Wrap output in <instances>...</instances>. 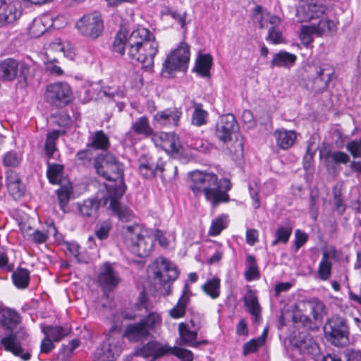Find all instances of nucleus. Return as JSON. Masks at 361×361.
<instances>
[{
    "label": "nucleus",
    "mask_w": 361,
    "mask_h": 361,
    "mask_svg": "<svg viewBox=\"0 0 361 361\" xmlns=\"http://www.w3.org/2000/svg\"><path fill=\"white\" fill-rule=\"evenodd\" d=\"M113 50L124 55L133 62L149 68L154 65V58L158 52V43L150 31L145 27L133 30L128 37L119 31L113 42Z\"/></svg>",
    "instance_id": "obj_1"
},
{
    "label": "nucleus",
    "mask_w": 361,
    "mask_h": 361,
    "mask_svg": "<svg viewBox=\"0 0 361 361\" xmlns=\"http://www.w3.org/2000/svg\"><path fill=\"white\" fill-rule=\"evenodd\" d=\"M189 188L195 197L204 195L212 207L215 208L222 203L230 201L228 192L232 184L227 178L219 180L217 175L212 172L195 170L188 173Z\"/></svg>",
    "instance_id": "obj_2"
},
{
    "label": "nucleus",
    "mask_w": 361,
    "mask_h": 361,
    "mask_svg": "<svg viewBox=\"0 0 361 361\" xmlns=\"http://www.w3.org/2000/svg\"><path fill=\"white\" fill-rule=\"evenodd\" d=\"M214 134L216 138L223 143L232 140L235 135V140L230 148V152L238 156L243 154V137L238 133V125L235 116L231 114L223 115L215 125Z\"/></svg>",
    "instance_id": "obj_3"
},
{
    "label": "nucleus",
    "mask_w": 361,
    "mask_h": 361,
    "mask_svg": "<svg viewBox=\"0 0 361 361\" xmlns=\"http://www.w3.org/2000/svg\"><path fill=\"white\" fill-rule=\"evenodd\" d=\"M142 228L137 224L122 227L123 242L126 247L139 257H147L153 249L154 240L150 236L143 235Z\"/></svg>",
    "instance_id": "obj_4"
},
{
    "label": "nucleus",
    "mask_w": 361,
    "mask_h": 361,
    "mask_svg": "<svg viewBox=\"0 0 361 361\" xmlns=\"http://www.w3.org/2000/svg\"><path fill=\"white\" fill-rule=\"evenodd\" d=\"M123 350L121 328L114 324L109 329L106 341L97 349L94 354L95 361H115Z\"/></svg>",
    "instance_id": "obj_5"
},
{
    "label": "nucleus",
    "mask_w": 361,
    "mask_h": 361,
    "mask_svg": "<svg viewBox=\"0 0 361 361\" xmlns=\"http://www.w3.org/2000/svg\"><path fill=\"white\" fill-rule=\"evenodd\" d=\"M161 319L155 312L149 313L140 322L128 324L122 332V338H126L131 342H139L147 339L152 331L161 325Z\"/></svg>",
    "instance_id": "obj_6"
},
{
    "label": "nucleus",
    "mask_w": 361,
    "mask_h": 361,
    "mask_svg": "<svg viewBox=\"0 0 361 361\" xmlns=\"http://www.w3.org/2000/svg\"><path fill=\"white\" fill-rule=\"evenodd\" d=\"M96 173L106 180L116 181L121 178L123 180V164L112 153L102 152L97 154L93 162Z\"/></svg>",
    "instance_id": "obj_7"
},
{
    "label": "nucleus",
    "mask_w": 361,
    "mask_h": 361,
    "mask_svg": "<svg viewBox=\"0 0 361 361\" xmlns=\"http://www.w3.org/2000/svg\"><path fill=\"white\" fill-rule=\"evenodd\" d=\"M326 340L336 347H345L349 343L350 327L346 318L334 315L324 326Z\"/></svg>",
    "instance_id": "obj_8"
},
{
    "label": "nucleus",
    "mask_w": 361,
    "mask_h": 361,
    "mask_svg": "<svg viewBox=\"0 0 361 361\" xmlns=\"http://www.w3.org/2000/svg\"><path fill=\"white\" fill-rule=\"evenodd\" d=\"M106 188L104 203H109V208L121 221L124 222L130 221L133 216V212L127 207L121 205L119 201L126 190L124 182L121 180L118 184L106 185Z\"/></svg>",
    "instance_id": "obj_9"
},
{
    "label": "nucleus",
    "mask_w": 361,
    "mask_h": 361,
    "mask_svg": "<svg viewBox=\"0 0 361 361\" xmlns=\"http://www.w3.org/2000/svg\"><path fill=\"white\" fill-rule=\"evenodd\" d=\"M30 70L29 63L13 58H7L0 63V77L3 81L11 82L18 79L27 83Z\"/></svg>",
    "instance_id": "obj_10"
},
{
    "label": "nucleus",
    "mask_w": 361,
    "mask_h": 361,
    "mask_svg": "<svg viewBox=\"0 0 361 361\" xmlns=\"http://www.w3.org/2000/svg\"><path fill=\"white\" fill-rule=\"evenodd\" d=\"M44 99L51 106L64 107L73 99V92L70 85L66 82H55L46 87Z\"/></svg>",
    "instance_id": "obj_11"
},
{
    "label": "nucleus",
    "mask_w": 361,
    "mask_h": 361,
    "mask_svg": "<svg viewBox=\"0 0 361 361\" xmlns=\"http://www.w3.org/2000/svg\"><path fill=\"white\" fill-rule=\"evenodd\" d=\"M138 173L144 179L152 180L157 176L164 179L166 162L162 158L155 159L152 156L142 154L138 159Z\"/></svg>",
    "instance_id": "obj_12"
},
{
    "label": "nucleus",
    "mask_w": 361,
    "mask_h": 361,
    "mask_svg": "<svg viewBox=\"0 0 361 361\" xmlns=\"http://www.w3.org/2000/svg\"><path fill=\"white\" fill-rule=\"evenodd\" d=\"M79 32L92 39L100 36L104 30V21L99 13H90L81 17L75 24Z\"/></svg>",
    "instance_id": "obj_13"
},
{
    "label": "nucleus",
    "mask_w": 361,
    "mask_h": 361,
    "mask_svg": "<svg viewBox=\"0 0 361 361\" xmlns=\"http://www.w3.org/2000/svg\"><path fill=\"white\" fill-rule=\"evenodd\" d=\"M189 60L190 47L186 43L181 42L179 47L167 56L163 64V69L169 73L175 71H185Z\"/></svg>",
    "instance_id": "obj_14"
},
{
    "label": "nucleus",
    "mask_w": 361,
    "mask_h": 361,
    "mask_svg": "<svg viewBox=\"0 0 361 361\" xmlns=\"http://www.w3.org/2000/svg\"><path fill=\"white\" fill-rule=\"evenodd\" d=\"M308 68L309 80L314 82L315 89L319 90L326 89L334 76V68L329 63L313 64Z\"/></svg>",
    "instance_id": "obj_15"
},
{
    "label": "nucleus",
    "mask_w": 361,
    "mask_h": 361,
    "mask_svg": "<svg viewBox=\"0 0 361 361\" xmlns=\"http://www.w3.org/2000/svg\"><path fill=\"white\" fill-rule=\"evenodd\" d=\"M155 264L157 267L154 271V278L161 283L166 284L170 281H175L178 277L179 271L177 267L166 258H157Z\"/></svg>",
    "instance_id": "obj_16"
},
{
    "label": "nucleus",
    "mask_w": 361,
    "mask_h": 361,
    "mask_svg": "<svg viewBox=\"0 0 361 361\" xmlns=\"http://www.w3.org/2000/svg\"><path fill=\"white\" fill-rule=\"evenodd\" d=\"M326 10V7L323 1L317 2L312 0L310 3L300 6L297 9L296 15L301 21H310L321 17Z\"/></svg>",
    "instance_id": "obj_17"
},
{
    "label": "nucleus",
    "mask_w": 361,
    "mask_h": 361,
    "mask_svg": "<svg viewBox=\"0 0 361 361\" xmlns=\"http://www.w3.org/2000/svg\"><path fill=\"white\" fill-rule=\"evenodd\" d=\"M0 343L5 350L12 353L16 356L20 357L24 361L29 360L31 357L30 353H23L22 341L18 333H11L2 338Z\"/></svg>",
    "instance_id": "obj_18"
},
{
    "label": "nucleus",
    "mask_w": 361,
    "mask_h": 361,
    "mask_svg": "<svg viewBox=\"0 0 361 361\" xmlns=\"http://www.w3.org/2000/svg\"><path fill=\"white\" fill-rule=\"evenodd\" d=\"M182 111L176 107H171L158 111L153 116L154 121L159 126L167 128H176L178 126Z\"/></svg>",
    "instance_id": "obj_19"
},
{
    "label": "nucleus",
    "mask_w": 361,
    "mask_h": 361,
    "mask_svg": "<svg viewBox=\"0 0 361 361\" xmlns=\"http://www.w3.org/2000/svg\"><path fill=\"white\" fill-rule=\"evenodd\" d=\"M295 347L304 356H310L315 360L319 355L318 345L309 334H300L295 343Z\"/></svg>",
    "instance_id": "obj_20"
},
{
    "label": "nucleus",
    "mask_w": 361,
    "mask_h": 361,
    "mask_svg": "<svg viewBox=\"0 0 361 361\" xmlns=\"http://www.w3.org/2000/svg\"><path fill=\"white\" fill-rule=\"evenodd\" d=\"M22 14L20 6L12 2L0 0V25L14 23Z\"/></svg>",
    "instance_id": "obj_21"
},
{
    "label": "nucleus",
    "mask_w": 361,
    "mask_h": 361,
    "mask_svg": "<svg viewBox=\"0 0 361 361\" xmlns=\"http://www.w3.org/2000/svg\"><path fill=\"white\" fill-rule=\"evenodd\" d=\"M120 277L109 263H105L98 276V281L103 288L111 290L120 283Z\"/></svg>",
    "instance_id": "obj_22"
},
{
    "label": "nucleus",
    "mask_w": 361,
    "mask_h": 361,
    "mask_svg": "<svg viewBox=\"0 0 361 361\" xmlns=\"http://www.w3.org/2000/svg\"><path fill=\"white\" fill-rule=\"evenodd\" d=\"M59 51L60 54L65 55L64 47L60 43H54L51 44V47L45 54L47 61H44L46 70L51 74L54 75H61L63 73L61 67L58 66L56 63H58V60L56 58L51 57L52 51Z\"/></svg>",
    "instance_id": "obj_23"
},
{
    "label": "nucleus",
    "mask_w": 361,
    "mask_h": 361,
    "mask_svg": "<svg viewBox=\"0 0 361 361\" xmlns=\"http://www.w3.org/2000/svg\"><path fill=\"white\" fill-rule=\"evenodd\" d=\"M336 251L334 248L325 250L322 252V257L318 267V276L322 281L328 280L331 274V259L336 257Z\"/></svg>",
    "instance_id": "obj_24"
},
{
    "label": "nucleus",
    "mask_w": 361,
    "mask_h": 361,
    "mask_svg": "<svg viewBox=\"0 0 361 361\" xmlns=\"http://www.w3.org/2000/svg\"><path fill=\"white\" fill-rule=\"evenodd\" d=\"M320 155L324 159L325 165L328 169H334L335 166L346 164L350 161V156L341 151L327 150L325 153L320 152Z\"/></svg>",
    "instance_id": "obj_25"
},
{
    "label": "nucleus",
    "mask_w": 361,
    "mask_h": 361,
    "mask_svg": "<svg viewBox=\"0 0 361 361\" xmlns=\"http://www.w3.org/2000/svg\"><path fill=\"white\" fill-rule=\"evenodd\" d=\"M276 145L282 149L286 150L290 148L295 143L297 135L293 130L286 129L276 130L274 133Z\"/></svg>",
    "instance_id": "obj_26"
},
{
    "label": "nucleus",
    "mask_w": 361,
    "mask_h": 361,
    "mask_svg": "<svg viewBox=\"0 0 361 361\" xmlns=\"http://www.w3.org/2000/svg\"><path fill=\"white\" fill-rule=\"evenodd\" d=\"M296 60V55L286 51H280L274 54L270 64L272 68L279 67L290 68L295 65Z\"/></svg>",
    "instance_id": "obj_27"
},
{
    "label": "nucleus",
    "mask_w": 361,
    "mask_h": 361,
    "mask_svg": "<svg viewBox=\"0 0 361 361\" xmlns=\"http://www.w3.org/2000/svg\"><path fill=\"white\" fill-rule=\"evenodd\" d=\"M171 347L168 345H162L157 341H150L142 347V352L145 356L152 357L154 359L159 358L169 354Z\"/></svg>",
    "instance_id": "obj_28"
},
{
    "label": "nucleus",
    "mask_w": 361,
    "mask_h": 361,
    "mask_svg": "<svg viewBox=\"0 0 361 361\" xmlns=\"http://www.w3.org/2000/svg\"><path fill=\"white\" fill-rule=\"evenodd\" d=\"M130 130L137 135L148 137L154 135V130L146 116H141L132 123Z\"/></svg>",
    "instance_id": "obj_29"
},
{
    "label": "nucleus",
    "mask_w": 361,
    "mask_h": 361,
    "mask_svg": "<svg viewBox=\"0 0 361 361\" xmlns=\"http://www.w3.org/2000/svg\"><path fill=\"white\" fill-rule=\"evenodd\" d=\"M305 310L310 311L315 321L322 320L325 312V305L317 298H312L302 302Z\"/></svg>",
    "instance_id": "obj_30"
},
{
    "label": "nucleus",
    "mask_w": 361,
    "mask_h": 361,
    "mask_svg": "<svg viewBox=\"0 0 361 361\" xmlns=\"http://www.w3.org/2000/svg\"><path fill=\"white\" fill-rule=\"evenodd\" d=\"M197 331L192 329L188 324L181 322L178 325L180 345L192 347L197 338Z\"/></svg>",
    "instance_id": "obj_31"
},
{
    "label": "nucleus",
    "mask_w": 361,
    "mask_h": 361,
    "mask_svg": "<svg viewBox=\"0 0 361 361\" xmlns=\"http://www.w3.org/2000/svg\"><path fill=\"white\" fill-rule=\"evenodd\" d=\"M109 146V138L102 130L95 131L90 136L89 142L87 144V147L102 150H107Z\"/></svg>",
    "instance_id": "obj_32"
},
{
    "label": "nucleus",
    "mask_w": 361,
    "mask_h": 361,
    "mask_svg": "<svg viewBox=\"0 0 361 361\" xmlns=\"http://www.w3.org/2000/svg\"><path fill=\"white\" fill-rule=\"evenodd\" d=\"M190 293L188 284H185L183 290L182 295L180 297L176 305L169 312L171 317L177 319L182 317L185 314V308L190 300Z\"/></svg>",
    "instance_id": "obj_33"
},
{
    "label": "nucleus",
    "mask_w": 361,
    "mask_h": 361,
    "mask_svg": "<svg viewBox=\"0 0 361 361\" xmlns=\"http://www.w3.org/2000/svg\"><path fill=\"white\" fill-rule=\"evenodd\" d=\"M20 322V315L14 310L4 308L0 317V325L6 329H13Z\"/></svg>",
    "instance_id": "obj_34"
},
{
    "label": "nucleus",
    "mask_w": 361,
    "mask_h": 361,
    "mask_svg": "<svg viewBox=\"0 0 361 361\" xmlns=\"http://www.w3.org/2000/svg\"><path fill=\"white\" fill-rule=\"evenodd\" d=\"M43 334L54 342H59L71 333V329L61 326H47L42 329Z\"/></svg>",
    "instance_id": "obj_35"
},
{
    "label": "nucleus",
    "mask_w": 361,
    "mask_h": 361,
    "mask_svg": "<svg viewBox=\"0 0 361 361\" xmlns=\"http://www.w3.org/2000/svg\"><path fill=\"white\" fill-rule=\"evenodd\" d=\"M99 207L100 201L97 198H89L78 204L80 213L85 217L95 216Z\"/></svg>",
    "instance_id": "obj_36"
},
{
    "label": "nucleus",
    "mask_w": 361,
    "mask_h": 361,
    "mask_svg": "<svg viewBox=\"0 0 361 361\" xmlns=\"http://www.w3.org/2000/svg\"><path fill=\"white\" fill-rule=\"evenodd\" d=\"M212 57L209 54L200 55L196 61L194 71L202 77L210 76Z\"/></svg>",
    "instance_id": "obj_37"
},
{
    "label": "nucleus",
    "mask_w": 361,
    "mask_h": 361,
    "mask_svg": "<svg viewBox=\"0 0 361 361\" xmlns=\"http://www.w3.org/2000/svg\"><path fill=\"white\" fill-rule=\"evenodd\" d=\"M30 279V271L25 268L18 267L12 274L13 284L19 289L27 288Z\"/></svg>",
    "instance_id": "obj_38"
},
{
    "label": "nucleus",
    "mask_w": 361,
    "mask_h": 361,
    "mask_svg": "<svg viewBox=\"0 0 361 361\" xmlns=\"http://www.w3.org/2000/svg\"><path fill=\"white\" fill-rule=\"evenodd\" d=\"M246 310L255 317V321L258 322L260 319L261 307L257 298L252 293H248L243 298Z\"/></svg>",
    "instance_id": "obj_39"
},
{
    "label": "nucleus",
    "mask_w": 361,
    "mask_h": 361,
    "mask_svg": "<svg viewBox=\"0 0 361 361\" xmlns=\"http://www.w3.org/2000/svg\"><path fill=\"white\" fill-rule=\"evenodd\" d=\"M202 290L211 298L216 299L220 295V279L213 277L202 286Z\"/></svg>",
    "instance_id": "obj_40"
},
{
    "label": "nucleus",
    "mask_w": 361,
    "mask_h": 361,
    "mask_svg": "<svg viewBox=\"0 0 361 361\" xmlns=\"http://www.w3.org/2000/svg\"><path fill=\"white\" fill-rule=\"evenodd\" d=\"M59 137V131L54 130L47 135L45 143H44V150L46 156L49 159H51L54 157V153L57 150L56 147V142Z\"/></svg>",
    "instance_id": "obj_41"
},
{
    "label": "nucleus",
    "mask_w": 361,
    "mask_h": 361,
    "mask_svg": "<svg viewBox=\"0 0 361 361\" xmlns=\"http://www.w3.org/2000/svg\"><path fill=\"white\" fill-rule=\"evenodd\" d=\"M195 110L192 115V124L200 127L207 123L208 112L202 109V104L195 103L194 105Z\"/></svg>",
    "instance_id": "obj_42"
},
{
    "label": "nucleus",
    "mask_w": 361,
    "mask_h": 361,
    "mask_svg": "<svg viewBox=\"0 0 361 361\" xmlns=\"http://www.w3.org/2000/svg\"><path fill=\"white\" fill-rule=\"evenodd\" d=\"M63 169L61 164H51L48 162L47 176L51 184H61Z\"/></svg>",
    "instance_id": "obj_43"
},
{
    "label": "nucleus",
    "mask_w": 361,
    "mask_h": 361,
    "mask_svg": "<svg viewBox=\"0 0 361 361\" xmlns=\"http://www.w3.org/2000/svg\"><path fill=\"white\" fill-rule=\"evenodd\" d=\"M246 271L245 277L247 281H252L258 279L259 276L256 259L254 256L248 255L245 260Z\"/></svg>",
    "instance_id": "obj_44"
},
{
    "label": "nucleus",
    "mask_w": 361,
    "mask_h": 361,
    "mask_svg": "<svg viewBox=\"0 0 361 361\" xmlns=\"http://www.w3.org/2000/svg\"><path fill=\"white\" fill-rule=\"evenodd\" d=\"M267 331H264L263 334L259 337L251 339L250 341L245 343L243 347V354L244 356L248 354L255 353L258 348L262 346L265 341Z\"/></svg>",
    "instance_id": "obj_45"
},
{
    "label": "nucleus",
    "mask_w": 361,
    "mask_h": 361,
    "mask_svg": "<svg viewBox=\"0 0 361 361\" xmlns=\"http://www.w3.org/2000/svg\"><path fill=\"white\" fill-rule=\"evenodd\" d=\"M72 192V186L70 183L61 186V188L56 190L59 204L63 211H65V208L70 200Z\"/></svg>",
    "instance_id": "obj_46"
},
{
    "label": "nucleus",
    "mask_w": 361,
    "mask_h": 361,
    "mask_svg": "<svg viewBox=\"0 0 361 361\" xmlns=\"http://www.w3.org/2000/svg\"><path fill=\"white\" fill-rule=\"evenodd\" d=\"M161 140H166L163 142V147L169 152L178 153L180 144L175 138L173 135L163 133L160 135Z\"/></svg>",
    "instance_id": "obj_47"
},
{
    "label": "nucleus",
    "mask_w": 361,
    "mask_h": 361,
    "mask_svg": "<svg viewBox=\"0 0 361 361\" xmlns=\"http://www.w3.org/2000/svg\"><path fill=\"white\" fill-rule=\"evenodd\" d=\"M292 233L290 226H279L275 232V239L272 241L271 245L276 246L279 243H286Z\"/></svg>",
    "instance_id": "obj_48"
},
{
    "label": "nucleus",
    "mask_w": 361,
    "mask_h": 361,
    "mask_svg": "<svg viewBox=\"0 0 361 361\" xmlns=\"http://www.w3.org/2000/svg\"><path fill=\"white\" fill-rule=\"evenodd\" d=\"M310 27L315 34L320 36L326 32L332 31L335 27V24L333 20L323 18L317 24H313Z\"/></svg>",
    "instance_id": "obj_49"
},
{
    "label": "nucleus",
    "mask_w": 361,
    "mask_h": 361,
    "mask_svg": "<svg viewBox=\"0 0 361 361\" xmlns=\"http://www.w3.org/2000/svg\"><path fill=\"white\" fill-rule=\"evenodd\" d=\"M267 23L270 24L271 27H279L281 23V19L276 15H271L269 12L263 13L259 20V28L264 29L267 27Z\"/></svg>",
    "instance_id": "obj_50"
},
{
    "label": "nucleus",
    "mask_w": 361,
    "mask_h": 361,
    "mask_svg": "<svg viewBox=\"0 0 361 361\" xmlns=\"http://www.w3.org/2000/svg\"><path fill=\"white\" fill-rule=\"evenodd\" d=\"M226 218L227 216L221 215L212 221L209 231L210 235H217L226 228Z\"/></svg>",
    "instance_id": "obj_51"
},
{
    "label": "nucleus",
    "mask_w": 361,
    "mask_h": 361,
    "mask_svg": "<svg viewBox=\"0 0 361 361\" xmlns=\"http://www.w3.org/2000/svg\"><path fill=\"white\" fill-rule=\"evenodd\" d=\"M22 160V156L20 153L11 150L4 157L3 163L4 166L9 167H17Z\"/></svg>",
    "instance_id": "obj_52"
},
{
    "label": "nucleus",
    "mask_w": 361,
    "mask_h": 361,
    "mask_svg": "<svg viewBox=\"0 0 361 361\" xmlns=\"http://www.w3.org/2000/svg\"><path fill=\"white\" fill-rule=\"evenodd\" d=\"M169 354L178 357L180 361H193L192 351L179 347H171Z\"/></svg>",
    "instance_id": "obj_53"
},
{
    "label": "nucleus",
    "mask_w": 361,
    "mask_h": 361,
    "mask_svg": "<svg viewBox=\"0 0 361 361\" xmlns=\"http://www.w3.org/2000/svg\"><path fill=\"white\" fill-rule=\"evenodd\" d=\"M92 158L93 154L92 150L90 149L80 150L78 152L75 157L78 164H82L85 166H89L91 165Z\"/></svg>",
    "instance_id": "obj_54"
},
{
    "label": "nucleus",
    "mask_w": 361,
    "mask_h": 361,
    "mask_svg": "<svg viewBox=\"0 0 361 361\" xmlns=\"http://www.w3.org/2000/svg\"><path fill=\"white\" fill-rule=\"evenodd\" d=\"M315 152L316 149L313 147L311 140H310L308 142L306 154L303 157V167L305 170H310L311 169Z\"/></svg>",
    "instance_id": "obj_55"
},
{
    "label": "nucleus",
    "mask_w": 361,
    "mask_h": 361,
    "mask_svg": "<svg viewBox=\"0 0 361 361\" xmlns=\"http://www.w3.org/2000/svg\"><path fill=\"white\" fill-rule=\"evenodd\" d=\"M333 195L336 210L338 213L343 214L345 210V205L343 204L341 197V189L337 186L334 187Z\"/></svg>",
    "instance_id": "obj_56"
},
{
    "label": "nucleus",
    "mask_w": 361,
    "mask_h": 361,
    "mask_svg": "<svg viewBox=\"0 0 361 361\" xmlns=\"http://www.w3.org/2000/svg\"><path fill=\"white\" fill-rule=\"evenodd\" d=\"M345 147L354 158H361V139L351 140Z\"/></svg>",
    "instance_id": "obj_57"
},
{
    "label": "nucleus",
    "mask_w": 361,
    "mask_h": 361,
    "mask_svg": "<svg viewBox=\"0 0 361 361\" xmlns=\"http://www.w3.org/2000/svg\"><path fill=\"white\" fill-rule=\"evenodd\" d=\"M267 40L270 41L273 44L281 43L283 42V36L279 27H270Z\"/></svg>",
    "instance_id": "obj_58"
},
{
    "label": "nucleus",
    "mask_w": 361,
    "mask_h": 361,
    "mask_svg": "<svg viewBox=\"0 0 361 361\" xmlns=\"http://www.w3.org/2000/svg\"><path fill=\"white\" fill-rule=\"evenodd\" d=\"M111 225L108 221L102 222L99 227L95 230V235L101 240L106 239L109 235Z\"/></svg>",
    "instance_id": "obj_59"
},
{
    "label": "nucleus",
    "mask_w": 361,
    "mask_h": 361,
    "mask_svg": "<svg viewBox=\"0 0 361 361\" xmlns=\"http://www.w3.org/2000/svg\"><path fill=\"white\" fill-rule=\"evenodd\" d=\"M7 187L9 192L14 197H20L24 194V188L21 180L13 183H8Z\"/></svg>",
    "instance_id": "obj_60"
},
{
    "label": "nucleus",
    "mask_w": 361,
    "mask_h": 361,
    "mask_svg": "<svg viewBox=\"0 0 361 361\" xmlns=\"http://www.w3.org/2000/svg\"><path fill=\"white\" fill-rule=\"evenodd\" d=\"M250 195L252 199L254 200L253 207L255 209H258L260 207V202L259 199V188L256 182L249 184Z\"/></svg>",
    "instance_id": "obj_61"
},
{
    "label": "nucleus",
    "mask_w": 361,
    "mask_h": 361,
    "mask_svg": "<svg viewBox=\"0 0 361 361\" xmlns=\"http://www.w3.org/2000/svg\"><path fill=\"white\" fill-rule=\"evenodd\" d=\"M312 34H315V32H314L310 26L302 27L300 35L302 43L305 45L310 44L313 41Z\"/></svg>",
    "instance_id": "obj_62"
},
{
    "label": "nucleus",
    "mask_w": 361,
    "mask_h": 361,
    "mask_svg": "<svg viewBox=\"0 0 361 361\" xmlns=\"http://www.w3.org/2000/svg\"><path fill=\"white\" fill-rule=\"evenodd\" d=\"M173 20L178 22V23L180 25V27L183 30L186 29V18H187V13L186 11H184L183 13L175 10L173 13H172L171 16Z\"/></svg>",
    "instance_id": "obj_63"
},
{
    "label": "nucleus",
    "mask_w": 361,
    "mask_h": 361,
    "mask_svg": "<svg viewBox=\"0 0 361 361\" xmlns=\"http://www.w3.org/2000/svg\"><path fill=\"white\" fill-rule=\"evenodd\" d=\"M190 327L195 331H200L203 326V317L199 314H193L189 321Z\"/></svg>",
    "instance_id": "obj_64"
}]
</instances>
